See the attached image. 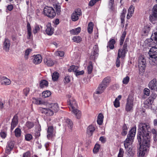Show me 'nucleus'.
Here are the masks:
<instances>
[{
    "label": "nucleus",
    "instance_id": "f257e3e1",
    "mask_svg": "<svg viewBox=\"0 0 157 157\" xmlns=\"http://www.w3.org/2000/svg\"><path fill=\"white\" fill-rule=\"evenodd\" d=\"M138 130L137 139L140 147L137 154L139 157H144L149 150L150 141L149 132L151 129L148 124L140 123Z\"/></svg>",
    "mask_w": 157,
    "mask_h": 157
},
{
    "label": "nucleus",
    "instance_id": "f03ea898",
    "mask_svg": "<svg viewBox=\"0 0 157 157\" xmlns=\"http://www.w3.org/2000/svg\"><path fill=\"white\" fill-rule=\"evenodd\" d=\"M48 106V108H40L42 113L46 116H52L54 113L57 112L59 110L58 105L56 103L49 104Z\"/></svg>",
    "mask_w": 157,
    "mask_h": 157
},
{
    "label": "nucleus",
    "instance_id": "7ed1b4c3",
    "mask_svg": "<svg viewBox=\"0 0 157 157\" xmlns=\"http://www.w3.org/2000/svg\"><path fill=\"white\" fill-rule=\"evenodd\" d=\"M136 127H132L129 132L127 138L124 141V145L126 150H128L129 148H130V146L133 142V140L136 134Z\"/></svg>",
    "mask_w": 157,
    "mask_h": 157
},
{
    "label": "nucleus",
    "instance_id": "20e7f679",
    "mask_svg": "<svg viewBox=\"0 0 157 157\" xmlns=\"http://www.w3.org/2000/svg\"><path fill=\"white\" fill-rule=\"evenodd\" d=\"M149 61L150 64L155 65L157 64V48L152 47L148 52Z\"/></svg>",
    "mask_w": 157,
    "mask_h": 157
},
{
    "label": "nucleus",
    "instance_id": "39448f33",
    "mask_svg": "<svg viewBox=\"0 0 157 157\" xmlns=\"http://www.w3.org/2000/svg\"><path fill=\"white\" fill-rule=\"evenodd\" d=\"M134 98L132 95H129L127 99L125 106V110L127 112H131L133 110Z\"/></svg>",
    "mask_w": 157,
    "mask_h": 157
},
{
    "label": "nucleus",
    "instance_id": "423d86ee",
    "mask_svg": "<svg viewBox=\"0 0 157 157\" xmlns=\"http://www.w3.org/2000/svg\"><path fill=\"white\" fill-rule=\"evenodd\" d=\"M44 14L48 17L53 18L56 15V13L54 9L52 7L46 6L44 9Z\"/></svg>",
    "mask_w": 157,
    "mask_h": 157
},
{
    "label": "nucleus",
    "instance_id": "0eeeda50",
    "mask_svg": "<svg viewBox=\"0 0 157 157\" xmlns=\"http://www.w3.org/2000/svg\"><path fill=\"white\" fill-rule=\"evenodd\" d=\"M146 59L144 56L141 55L139 57L138 67L139 70L141 72H144L146 66Z\"/></svg>",
    "mask_w": 157,
    "mask_h": 157
},
{
    "label": "nucleus",
    "instance_id": "6e6552de",
    "mask_svg": "<svg viewBox=\"0 0 157 157\" xmlns=\"http://www.w3.org/2000/svg\"><path fill=\"white\" fill-rule=\"evenodd\" d=\"M127 39H126L122 48L119 49L118 51L117 57L123 58L125 56V54L128 51Z\"/></svg>",
    "mask_w": 157,
    "mask_h": 157
},
{
    "label": "nucleus",
    "instance_id": "1a4fd4ad",
    "mask_svg": "<svg viewBox=\"0 0 157 157\" xmlns=\"http://www.w3.org/2000/svg\"><path fill=\"white\" fill-rule=\"evenodd\" d=\"M81 15V12L80 9L78 8L75 10L72 13L71 16V19L73 21L78 20L79 17Z\"/></svg>",
    "mask_w": 157,
    "mask_h": 157
},
{
    "label": "nucleus",
    "instance_id": "9d476101",
    "mask_svg": "<svg viewBox=\"0 0 157 157\" xmlns=\"http://www.w3.org/2000/svg\"><path fill=\"white\" fill-rule=\"evenodd\" d=\"M148 86L151 90L157 92V81L156 78H154L150 82Z\"/></svg>",
    "mask_w": 157,
    "mask_h": 157
},
{
    "label": "nucleus",
    "instance_id": "9b49d317",
    "mask_svg": "<svg viewBox=\"0 0 157 157\" xmlns=\"http://www.w3.org/2000/svg\"><path fill=\"white\" fill-rule=\"evenodd\" d=\"M70 106V109L71 110L73 109H76L77 106V104L75 100L72 98L71 99L69 100V102H68Z\"/></svg>",
    "mask_w": 157,
    "mask_h": 157
},
{
    "label": "nucleus",
    "instance_id": "f8f14e48",
    "mask_svg": "<svg viewBox=\"0 0 157 157\" xmlns=\"http://www.w3.org/2000/svg\"><path fill=\"white\" fill-rule=\"evenodd\" d=\"M53 131L54 128L53 126H50L48 127L47 135V137L48 139H50L55 136V134L53 133Z\"/></svg>",
    "mask_w": 157,
    "mask_h": 157
},
{
    "label": "nucleus",
    "instance_id": "ddd939ff",
    "mask_svg": "<svg viewBox=\"0 0 157 157\" xmlns=\"http://www.w3.org/2000/svg\"><path fill=\"white\" fill-rule=\"evenodd\" d=\"M157 36L155 35H152L151 39L147 40V41L148 42V45L151 46L155 45L157 42Z\"/></svg>",
    "mask_w": 157,
    "mask_h": 157
},
{
    "label": "nucleus",
    "instance_id": "4468645a",
    "mask_svg": "<svg viewBox=\"0 0 157 157\" xmlns=\"http://www.w3.org/2000/svg\"><path fill=\"white\" fill-rule=\"evenodd\" d=\"M47 28L46 30V32L48 35H52L53 33V29L52 27L51 24L48 23L46 25Z\"/></svg>",
    "mask_w": 157,
    "mask_h": 157
},
{
    "label": "nucleus",
    "instance_id": "2eb2a0df",
    "mask_svg": "<svg viewBox=\"0 0 157 157\" xmlns=\"http://www.w3.org/2000/svg\"><path fill=\"white\" fill-rule=\"evenodd\" d=\"M106 88L101 83L95 91V93L97 94H100L102 93Z\"/></svg>",
    "mask_w": 157,
    "mask_h": 157
},
{
    "label": "nucleus",
    "instance_id": "dca6fc26",
    "mask_svg": "<svg viewBox=\"0 0 157 157\" xmlns=\"http://www.w3.org/2000/svg\"><path fill=\"white\" fill-rule=\"evenodd\" d=\"M10 40L6 38L4 42L3 49L6 52H8L10 49Z\"/></svg>",
    "mask_w": 157,
    "mask_h": 157
},
{
    "label": "nucleus",
    "instance_id": "f3484780",
    "mask_svg": "<svg viewBox=\"0 0 157 157\" xmlns=\"http://www.w3.org/2000/svg\"><path fill=\"white\" fill-rule=\"evenodd\" d=\"M17 118V116H15L12 120L11 125V131L13 130L18 124Z\"/></svg>",
    "mask_w": 157,
    "mask_h": 157
},
{
    "label": "nucleus",
    "instance_id": "a211bd4d",
    "mask_svg": "<svg viewBox=\"0 0 157 157\" xmlns=\"http://www.w3.org/2000/svg\"><path fill=\"white\" fill-rule=\"evenodd\" d=\"M93 55L91 54L90 56V59H94L95 57L97 56L98 54V46L97 45H95L93 48Z\"/></svg>",
    "mask_w": 157,
    "mask_h": 157
},
{
    "label": "nucleus",
    "instance_id": "6ab92c4d",
    "mask_svg": "<svg viewBox=\"0 0 157 157\" xmlns=\"http://www.w3.org/2000/svg\"><path fill=\"white\" fill-rule=\"evenodd\" d=\"M42 57L40 55H36L34 57V59L33 61V63L35 64H39L42 62Z\"/></svg>",
    "mask_w": 157,
    "mask_h": 157
},
{
    "label": "nucleus",
    "instance_id": "aec40b11",
    "mask_svg": "<svg viewBox=\"0 0 157 157\" xmlns=\"http://www.w3.org/2000/svg\"><path fill=\"white\" fill-rule=\"evenodd\" d=\"M14 144L11 141L8 142L6 147V152L8 154H9L14 147Z\"/></svg>",
    "mask_w": 157,
    "mask_h": 157
},
{
    "label": "nucleus",
    "instance_id": "412c9836",
    "mask_svg": "<svg viewBox=\"0 0 157 157\" xmlns=\"http://www.w3.org/2000/svg\"><path fill=\"white\" fill-rule=\"evenodd\" d=\"M153 100L150 98H149L144 101V107L146 109L149 108L151 106Z\"/></svg>",
    "mask_w": 157,
    "mask_h": 157
},
{
    "label": "nucleus",
    "instance_id": "4be33fe9",
    "mask_svg": "<svg viewBox=\"0 0 157 157\" xmlns=\"http://www.w3.org/2000/svg\"><path fill=\"white\" fill-rule=\"evenodd\" d=\"M111 82V78L109 77H107L105 78L102 80L101 83L103 85L107 87L109 84V83Z\"/></svg>",
    "mask_w": 157,
    "mask_h": 157
},
{
    "label": "nucleus",
    "instance_id": "5701e85b",
    "mask_svg": "<svg viewBox=\"0 0 157 157\" xmlns=\"http://www.w3.org/2000/svg\"><path fill=\"white\" fill-rule=\"evenodd\" d=\"M72 112L75 116L78 119H80L81 116L82 114L81 112L79 110L75 109L71 110Z\"/></svg>",
    "mask_w": 157,
    "mask_h": 157
},
{
    "label": "nucleus",
    "instance_id": "b1692460",
    "mask_svg": "<svg viewBox=\"0 0 157 157\" xmlns=\"http://www.w3.org/2000/svg\"><path fill=\"white\" fill-rule=\"evenodd\" d=\"M134 7L132 5L130 6L128 10V13L127 16V18L128 19L132 16L134 12Z\"/></svg>",
    "mask_w": 157,
    "mask_h": 157
},
{
    "label": "nucleus",
    "instance_id": "393cba45",
    "mask_svg": "<svg viewBox=\"0 0 157 157\" xmlns=\"http://www.w3.org/2000/svg\"><path fill=\"white\" fill-rule=\"evenodd\" d=\"M27 30L28 35L27 38L28 39H30L31 36H32V29L30 24L29 22H28L27 23Z\"/></svg>",
    "mask_w": 157,
    "mask_h": 157
},
{
    "label": "nucleus",
    "instance_id": "a878e982",
    "mask_svg": "<svg viewBox=\"0 0 157 157\" xmlns=\"http://www.w3.org/2000/svg\"><path fill=\"white\" fill-rule=\"evenodd\" d=\"M44 63L49 67H51L54 64V62L50 59H44Z\"/></svg>",
    "mask_w": 157,
    "mask_h": 157
},
{
    "label": "nucleus",
    "instance_id": "bb28decb",
    "mask_svg": "<svg viewBox=\"0 0 157 157\" xmlns=\"http://www.w3.org/2000/svg\"><path fill=\"white\" fill-rule=\"evenodd\" d=\"M2 84H4L5 85H9L10 83V80L6 78L3 77L1 78V80Z\"/></svg>",
    "mask_w": 157,
    "mask_h": 157
},
{
    "label": "nucleus",
    "instance_id": "cd10ccee",
    "mask_svg": "<svg viewBox=\"0 0 157 157\" xmlns=\"http://www.w3.org/2000/svg\"><path fill=\"white\" fill-rule=\"evenodd\" d=\"M81 28L78 27L76 28L72 29L70 31L71 34L75 35L78 34L81 31Z\"/></svg>",
    "mask_w": 157,
    "mask_h": 157
},
{
    "label": "nucleus",
    "instance_id": "c85d7f7f",
    "mask_svg": "<svg viewBox=\"0 0 157 157\" xmlns=\"http://www.w3.org/2000/svg\"><path fill=\"white\" fill-rule=\"evenodd\" d=\"M103 115L101 113H100L98 117L97 122L98 124L99 125H101L103 122Z\"/></svg>",
    "mask_w": 157,
    "mask_h": 157
},
{
    "label": "nucleus",
    "instance_id": "c756f323",
    "mask_svg": "<svg viewBox=\"0 0 157 157\" xmlns=\"http://www.w3.org/2000/svg\"><path fill=\"white\" fill-rule=\"evenodd\" d=\"M150 27L148 25H146L142 30V32L143 33L144 35H146L150 31Z\"/></svg>",
    "mask_w": 157,
    "mask_h": 157
},
{
    "label": "nucleus",
    "instance_id": "7c9ffc66",
    "mask_svg": "<svg viewBox=\"0 0 157 157\" xmlns=\"http://www.w3.org/2000/svg\"><path fill=\"white\" fill-rule=\"evenodd\" d=\"M115 43V41L113 39L110 40L108 42L107 47L111 49H113L114 48V44Z\"/></svg>",
    "mask_w": 157,
    "mask_h": 157
},
{
    "label": "nucleus",
    "instance_id": "2f4dec72",
    "mask_svg": "<svg viewBox=\"0 0 157 157\" xmlns=\"http://www.w3.org/2000/svg\"><path fill=\"white\" fill-rule=\"evenodd\" d=\"M66 122L67 125L70 129V131H71L72 130L73 124L72 122L71 121V120L68 119L66 120Z\"/></svg>",
    "mask_w": 157,
    "mask_h": 157
},
{
    "label": "nucleus",
    "instance_id": "473e14b6",
    "mask_svg": "<svg viewBox=\"0 0 157 157\" xmlns=\"http://www.w3.org/2000/svg\"><path fill=\"white\" fill-rule=\"evenodd\" d=\"M95 130V127L93 125L89 126V136H92L94 131Z\"/></svg>",
    "mask_w": 157,
    "mask_h": 157
},
{
    "label": "nucleus",
    "instance_id": "72a5a7b5",
    "mask_svg": "<svg viewBox=\"0 0 157 157\" xmlns=\"http://www.w3.org/2000/svg\"><path fill=\"white\" fill-rule=\"evenodd\" d=\"M21 131L20 128H17L14 131L15 136L17 137H20L21 135Z\"/></svg>",
    "mask_w": 157,
    "mask_h": 157
},
{
    "label": "nucleus",
    "instance_id": "f704fd0d",
    "mask_svg": "<svg viewBox=\"0 0 157 157\" xmlns=\"http://www.w3.org/2000/svg\"><path fill=\"white\" fill-rule=\"evenodd\" d=\"M48 85V82L46 80H43L41 81L40 83V86L41 88H43L47 86Z\"/></svg>",
    "mask_w": 157,
    "mask_h": 157
},
{
    "label": "nucleus",
    "instance_id": "c9c22d12",
    "mask_svg": "<svg viewBox=\"0 0 157 157\" xmlns=\"http://www.w3.org/2000/svg\"><path fill=\"white\" fill-rule=\"evenodd\" d=\"M32 49L28 48L26 50L25 52L24 57L25 59H27L28 58V56L30 53L32 52Z\"/></svg>",
    "mask_w": 157,
    "mask_h": 157
},
{
    "label": "nucleus",
    "instance_id": "e433bc0d",
    "mask_svg": "<svg viewBox=\"0 0 157 157\" xmlns=\"http://www.w3.org/2000/svg\"><path fill=\"white\" fill-rule=\"evenodd\" d=\"M126 35V33L125 31L123 32L122 35L121 37L120 45H122L123 43L125 36Z\"/></svg>",
    "mask_w": 157,
    "mask_h": 157
},
{
    "label": "nucleus",
    "instance_id": "4c0bfd02",
    "mask_svg": "<svg viewBox=\"0 0 157 157\" xmlns=\"http://www.w3.org/2000/svg\"><path fill=\"white\" fill-rule=\"evenodd\" d=\"M40 28L39 25L36 24L34 26V28L33 29V32L34 34H36L40 31Z\"/></svg>",
    "mask_w": 157,
    "mask_h": 157
},
{
    "label": "nucleus",
    "instance_id": "58836bf2",
    "mask_svg": "<svg viewBox=\"0 0 157 157\" xmlns=\"http://www.w3.org/2000/svg\"><path fill=\"white\" fill-rule=\"evenodd\" d=\"M127 127L126 124L123 125L122 127V132L121 134L123 136H125L127 133Z\"/></svg>",
    "mask_w": 157,
    "mask_h": 157
},
{
    "label": "nucleus",
    "instance_id": "ea45409f",
    "mask_svg": "<svg viewBox=\"0 0 157 157\" xmlns=\"http://www.w3.org/2000/svg\"><path fill=\"white\" fill-rule=\"evenodd\" d=\"M72 40L75 42L79 43L82 41V39L79 36H75L73 37Z\"/></svg>",
    "mask_w": 157,
    "mask_h": 157
},
{
    "label": "nucleus",
    "instance_id": "a19ab883",
    "mask_svg": "<svg viewBox=\"0 0 157 157\" xmlns=\"http://www.w3.org/2000/svg\"><path fill=\"white\" fill-rule=\"evenodd\" d=\"M54 7L56 10L57 14H59L61 12V7L60 5L58 4H56L54 5Z\"/></svg>",
    "mask_w": 157,
    "mask_h": 157
},
{
    "label": "nucleus",
    "instance_id": "79ce46f5",
    "mask_svg": "<svg viewBox=\"0 0 157 157\" xmlns=\"http://www.w3.org/2000/svg\"><path fill=\"white\" fill-rule=\"evenodd\" d=\"M78 69V67L74 65H72L70 67V68L68 69L70 72L73 71L75 73Z\"/></svg>",
    "mask_w": 157,
    "mask_h": 157
},
{
    "label": "nucleus",
    "instance_id": "37998d69",
    "mask_svg": "<svg viewBox=\"0 0 157 157\" xmlns=\"http://www.w3.org/2000/svg\"><path fill=\"white\" fill-rule=\"evenodd\" d=\"M59 77V73L57 72H55L53 73L52 75V79L54 81H56L58 78Z\"/></svg>",
    "mask_w": 157,
    "mask_h": 157
},
{
    "label": "nucleus",
    "instance_id": "c03bdc74",
    "mask_svg": "<svg viewBox=\"0 0 157 157\" xmlns=\"http://www.w3.org/2000/svg\"><path fill=\"white\" fill-rule=\"evenodd\" d=\"M51 94L50 92L48 90L44 91L42 93L43 97L44 98L49 97Z\"/></svg>",
    "mask_w": 157,
    "mask_h": 157
},
{
    "label": "nucleus",
    "instance_id": "a18cd8bd",
    "mask_svg": "<svg viewBox=\"0 0 157 157\" xmlns=\"http://www.w3.org/2000/svg\"><path fill=\"white\" fill-rule=\"evenodd\" d=\"M25 125L28 129H31L34 126L33 123L30 121H27L25 124Z\"/></svg>",
    "mask_w": 157,
    "mask_h": 157
},
{
    "label": "nucleus",
    "instance_id": "49530a36",
    "mask_svg": "<svg viewBox=\"0 0 157 157\" xmlns=\"http://www.w3.org/2000/svg\"><path fill=\"white\" fill-rule=\"evenodd\" d=\"M100 148V146L98 144H96L94 146V147L93 150V152L94 153H97L98 152Z\"/></svg>",
    "mask_w": 157,
    "mask_h": 157
},
{
    "label": "nucleus",
    "instance_id": "de8ad7c7",
    "mask_svg": "<svg viewBox=\"0 0 157 157\" xmlns=\"http://www.w3.org/2000/svg\"><path fill=\"white\" fill-rule=\"evenodd\" d=\"M152 15L154 16L155 17H157V5H155L152 10Z\"/></svg>",
    "mask_w": 157,
    "mask_h": 157
},
{
    "label": "nucleus",
    "instance_id": "09e8293b",
    "mask_svg": "<svg viewBox=\"0 0 157 157\" xmlns=\"http://www.w3.org/2000/svg\"><path fill=\"white\" fill-rule=\"evenodd\" d=\"M130 80V78L128 76H126L123 78L122 81L123 84L126 85L128 83Z\"/></svg>",
    "mask_w": 157,
    "mask_h": 157
},
{
    "label": "nucleus",
    "instance_id": "8fccbe9b",
    "mask_svg": "<svg viewBox=\"0 0 157 157\" xmlns=\"http://www.w3.org/2000/svg\"><path fill=\"white\" fill-rule=\"evenodd\" d=\"M94 25L92 22L89 23V33H91L93 32Z\"/></svg>",
    "mask_w": 157,
    "mask_h": 157
},
{
    "label": "nucleus",
    "instance_id": "3c124183",
    "mask_svg": "<svg viewBox=\"0 0 157 157\" xmlns=\"http://www.w3.org/2000/svg\"><path fill=\"white\" fill-rule=\"evenodd\" d=\"M157 18V17H155L154 16L152 15V13L151 15L149 16V19L150 21L153 23H155L154 22Z\"/></svg>",
    "mask_w": 157,
    "mask_h": 157
},
{
    "label": "nucleus",
    "instance_id": "603ef678",
    "mask_svg": "<svg viewBox=\"0 0 157 157\" xmlns=\"http://www.w3.org/2000/svg\"><path fill=\"white\" fill-rule=\"evenodd\" d=\"M64 52L62 51H57L55 52L56 55L59 56L60 57H62L64 55Z\"/></svg>",
    "mask_w": 157,
    "mask_h": 157
},
{
    "label": "nucleus",
    "instance_id": "864d4df0",
    "mask_svg": "<svg viewBox=\"0 0 157 157\" xmlns=\"http://www.w3.org/2000/svg\"><path fill=\"white\" fill-rule=\"evenodd\" d=\"M144 93L145 95L148 96L150 95V90L148 88H146L144 90Z\"/></svg>",
    "mask_w": 157,
    "mask_h": 157
},
{
    "label": "nucleus",
    "instance_id": "5fc2aeb1",
    "mask_svg": "<svg viewBox=\"0 0 157 157\" xmlns=\"http://www.w3.org/2000/svg\"><path fill=\"white\" fill-rule=\"evenodd\" d=\"M120 102L117 99H115L113 102V105L116 108H117L120 106Z\"/></svg>",
    "mask_w": 157,
    "mask_h": 157
},
{
    "label": "nucleus",
    "instance_id": "6e6d98bb",
    "mask_svg": "<svg viewBox=\"0 0 157 157\" xmlns=\"http://www.w3.org/2000/svg\"><path fill=\"white\" fill-rule=\"evenodd\" d=\"M33 136L30 134H28L25 136V139L27 141H29L32 138Z\"/></svg>",
    "mask_w": 157,
    "mask_h": 157
},
{
    "label": "nucleus",
    "instance_id": "4d7b16f0",
    "mask_svg": "<svg viewBox=\"0 0 157 157\" xmlns=\"http://www.w3.org/2000/svg\"><path fill=\"white\" fill-rule=\"evenodd\" d=\"M124 151L122 148L120 149L119 153L118 155V157H123Z\"/></svg>",
    "mask_w": 157,
    "mask_h": 157
},
{
    "label": "nucleus",
    "instance_id": "13d9d810",
    "mask_svg": "<svg viewBox=\"0 0 157 157\" xmlns=\"http://www.w3.org/2000/svg\"><path fill=\"white\" fill-rule=\"evenodd\" d=\"M157 96V94L155 93L152 92L149 98H150L153 101V100L156 98Z\"/></svg>",
    "mask_w": 157,
    "mask_h": 157
},
{
    "label": "nucleus",
    "instance_id": "bf43d9fd",
    "mask_svg": "<svg viewBox=\"0 0 157 157\" xmlns=\"http://www.w3.org/2000/svg\"><path fill=\"white\" fill-rule=\"evenodd\" d=\"M127 151L128 155L131 156H133L134 155V151L132 149H130V148H129Z\"/></svg>",
    "mask_w": 157,
    "mask_h": 157
},
{
    "label": "nucleus",
    "instance_id": "052dcab7",
    "mask_svg": "<svg viewBox=\"0 0 157 157\" xmlns=\"http://www.w3.org/2000/svg\"><path fill=\"white\" fill-rule=\"evenodd\" d=\"M63 81L65 83L69 82H70V76H66L64 78Z\"/></svg>",
    "mask_w": 157,
    "mask_h": 157
},
{
    "label": "nucleus",
    "instance_id": "680f3d73",
    "mask_svg": "<svg viewBox=\"0 0 157 157\" xmlns=\"http://www.w3.org/2000/svg\"><path fill=\"white\" fill-rule=\"evenodd\" d=\"M84 73V71H83L82 70L79 71L77 70V71L75 73V74L76 76H77L78 75H83Z\"/></svg>",
    "mask_w": 157,
    "mask_h": 157
},
{
    "label": "nucleus",
    "instance_id": "e2e57ef3",
    "mask_svg": "<svg viewBox=\"0 0 157 157\" xmlns=\"http://www.w3.org/2000/svg\"><path fill=\"white\" fill-rule=\"evenodd\" d=\"M37 105H41L44 103V102L39 99H35V103Z\"/></svg>",
    "mask_w": 157,
    "mask_h": 157
},
{
    "label": "nucleus",
    "instance_id": "0e129e2a",
    "mask_svg": "<svg viewBox=\"0 0 157 157\" xmlns=\"http://www.w3.org/2000/svg\"><path fill=\"white\" fill-rule=\"evenodd\" d=\"M29 88H25L23 90V93L25 95L27 96L29 92Z\"/></svg>",
    "mask_w": 157,
    "mask_h": 157
},
{
    "label": "nucleus",
    "instance_id": "69168bd1",
    "mask_svg": "<svg viewBox=\"0 0 157 157\" xmlns=\"http://www.w3.org/2000/svg\"><path fill=\"white\" fill-rule=\"evenodd\" d=\"M89 74L93 70V65L91 62H89Z\"/></svg>",
    "mask_w": 157,
    "mask_h": 157
},
{
    "label": "nucleus",
    "instance_id": "338daca9",
    "mask_svg": "<svg viewBox=\"0 0 157 157\" xmlns=\"http://www.w3.org/2000/svg\"><path fill=\"white\" fill-rule=\"evenodd\" d=\"M120 57H117L116 61V66L117 67H119L120 66Z\"/></svg>",
    "mask_w": 157,
    "mask_h": 157
},
{
    "label": "nucleus",
    "instance_id": "774afa93",
    "mask_svg": "<svg viewBox=\"0 0 157 157\" xmlns=\"http://www.w3.org/2000/svg\"><path fill=\"white\" fill-rule=\"evenodd\" d=\"M23 157H30V152L29 151L26 152L24 154Z\"/></svg>",
    "mask_w": 157,
    "mask_h": 157
}]
</instances>
